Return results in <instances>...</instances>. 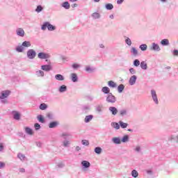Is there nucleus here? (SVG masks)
Returning <instances> with one entry per match:
<instances>
[{"label": "nucleus", "mask_w": 178, "mask_h": 178, "mask_svg": "<svg viewBox=\"0 0 178 178\" xmlns=\"http://www.w3.org/2000/svg\"><path fill=\"white\" fill-rule=\"evenodd\" d=\"M61 6H62L63 8H64V9H70V4L69 3L68 1L63 2V3L61 4Z\"/></svg>", "instance_id": "obj_31"}, {"label": "nucleus", "mask_w": 178, "mask_h": 178, "mask_svg": "<svg viewBox=\"0 0 178 178\" xmlns=\"http://www.w3.org/2000/svg\"><path fill=\"white\" fill-rule=\"evenodd\" d=\"M108 87H111V88H116L117 85L113 81H110L108 82Z\"/></svg>", "instance_id": "obj_34"}, {"label": "nucleus", "mask_w": 178, "mask_h": 178, "mask_svg": "<svg viewBox=\"0 0 178 178\" xmlns=\"http://www.w3.org/2000/svg\"><path fill=\"white\" fill-rule=\"evenodd\" d=\"M30 47H31V42H30V41H24L22 42V45L16 47L15 51H17V52H23L24 48H29Z\"/></svg>", "instance_id": "obj_2"}, {"label": "nucleus", "mask_w": 178, "mask_h": 178, "mask_svg": "<svg viewBox=\"0 0 178 178\" xmlns=\"http://www.w3.org/2000/svg\"><path fill=\"white\" fill-rule=\"evenodd\" d=\"M132 177L137 178L138 177V172L136 170H133L131 172Z\"/></svg>", "instance_id": "obj_42"}, {"label": "nucleus", "mask_w": 178, "mask_h": 178, "mask_svg": "<svg viewBox=\"0 0 178 178\" xmlns=\"http://www.w3.org/2000/svg\"><path fill=\"white\" fill-rule=\"evenodd\" d=\"M120 116L122 118L129 115V111L127 108H122L119 111Z\"/></svg>", "instance_id": "obj_14"}, {"label": "nucleus", "mask_w": 178, "mask_h": 178, "mask_svg": "<svg viewBox=\"0 0 178 178\" xmlns=\"http://www.w3.org/2000/svg\"><path fill=\"white\" fill-rule=\"evenodd\" d=\"M131 54H132L134 56H137V55H138V51H137V49H136V47H131Z\"/></svg>", "instance_id": "obj_35"}, {"label": "nucleus", "mask_w": 178, "mask_h": 178, "mask_svg": "<svg viewBox=\"0 0 178 178\" xmlns=\"http://www.w3.org/2000/svg\"><path fill=\"white\" fill-rule=\"evenodd\" d=\"M58 124L59 122H58L57 121H53L49 124V129H55V127H56Z\"/></svg>", "instance_id": "obj_19"}, {"label": "nucleus", "mask_w": 178, "mask_h": 178, "mask_svg": "<svg viewBox=\"0 0 178 178\" xmlns=\"http://www.w3.org/2000/svg\"><path fill=\"white\" fill-rule=\"evenodd\" d=\"M151 95H152V98L154 104H156V105H158V104H159V101L158 100V96L156 95V91H155V90H152Z\"/></svg>", "instance_id": "obj_7"}, {"label": "nucleus", "mask_w": 178, "mask_h": 178, "mask_svg": "<svg viewBox=\"0 0 178 178\" xmlns=\"http://www.w3.org/2000/svg\"><path fill=\"white\" fill-rule=\"evenodd\" d=\"M102 109H104V106H102V104L96 106V111L98 113H102L103 111Z\"/></svg>", "instance_id": "obj_37"}, {"label": "nucleus", "mask_w": 178, "mask_h": 178, "mask_svg": "<svg viewBox=\"0 0 178 178\" xmlns=\"http://www.w3.org/2000/svg\"><path fill=\"white\" fill-rule=\"evenodd\" d=\"M42 10H44V8L41 5L38 6L35 10L37 13H40Z\"/></svg>", "instance_id": "obj_40"}, {"label": "nucleus", "mask_w": 178, "mask_h": 178, "mask_svg": "<svg viewBox=\"0 0 178 178\" xmlns=\"http://www.w3.org/2000/svg\"><path fill=\"white\" fill-rule=\"evenodd\" d=\"M17 158L19 159L22 162H24L26 161V156L22 153L17 154Z\"/></svg>", "instance_id": "obj_24"}, {"label": "nucleus", "mask_w": 178, "mask_h": 178, "mask_svg": "<svg viewBox=\"0 0 178 178\" xmlns=\"http://www.w3.org/2000/svg\"><path fill=\"white\" fill-rule=\"evenodd\" d=\"M106 101L108 104H115L116 102V97L113 94L109 93L106 97Z\"/></svg>", "instance_id": "obj_4"}, {"label": "nucleus", "mask_w": 178, "mask_h": 178, "mask_svg": "<svg viewBox=\"0 0 178 178\" xmlns=\"http://www.w3.org/2000/svg\"><path fill=\"white\" fill-rule=\"evenodd\" d=\"M37 55V53L33 49H30L26 52V56L29 59H34Z\"/></svg>", "instance_id": "obj_6"}, {"label": "nucleus", "mask_w": 178, "mask_h": 178, "mask_svg": "<svg viewBox=\"0 0 178 178\" xmlns=\"http://www.w3.org/2000/svg\"><path fill=\"white\" fill-rule=\"evenodd\" d=\"M25 132L26 133V134H29V136H33V129H31L29 127H25Z\"/></svg>", "instance_id": "obj_33"}, {"label": "nucleus", "mask_w": 178, "mask_h": 178, "mask_svg": "<svg viewBox=\"0 0 178 178\" xmlns=\"http://www.w3.org/2000/svg\"><path fill=\"white\" fill-rule=\"evenodd\" d=\"M56 80H58V81H63L65 80V76L60 74H57L55 75Z\"/></svg>", "instance_id": "obj_20"}, {"label": "nucleus", "mask_w": 178, "mask_h": 178, "mask_svg": "<svg viewBox=\"0 0 178 178\" xmlns=\"http://www.w3.org/2000/svg\"><path fill=\"white\" fill-rule=\"evenodd\" d=\"M83 111H90V107L88 105L83 106Z\"/></svg>", "instance_id": "obj_57"}, {"label": "nucleus", "mask_w": 178, "mask_h": 178, "mask_svg": "<svg viewBox=\"0 0 178 178\" xmlns=\"http://www.w3.org/2000/svg\"><path fill=\"white\" fill-rule=\"evenodd\" d=\"M102 91L104 92V94H108V95L112 93L111 92V89H109L107 86L103 87Z\"/></svg>", "instance_id": "obj_22"}, {"label": "nucleus", "mask_w": 178, "mask_h": 178, "mask_svg": "<svg viewBox=\"0 0 178 178\" xmlns=\"http://www.w3.org/2000/svg\"><path fill=\"white\" fill-rule=\"evenodd\" d=\"M125 43L127 44V45H128L129 47H131V40L130 39V38L129 37H125Z\"/></svg>", "instance_id": "obj_43"}, {"label": "nucleus", "mask_w": 178, "mask_h": 178, "mask_svg": "<svg viewBox=\"0 0 178 178\" xmlns=\"http://www.w3.org/2000/svg\"><path fill=\"white\" fill-rule=\"evenodd\" d=\"M140 60L138 59H135L134 60V66H135L136 67H138V66H140Z\"/></svg>", "instance_id": "obj_49"}, {"label": "nucleus", "mask_w": 178, "mask_h": 178, "mask_svg": "<svg viewBox=\"0 0 178 178\" xmlns=\"http://www.w3.org/2000/svg\"><path fill=\"white\" fill-rule=\"evenodd\" d=\"M81 165L83 169H88L91 166V163H90L88 161H82Z\"/></svg>", "instance_id": "obj_11"}, {"label": "nucleus", "mask_w": 178, "mask_h": 178, "mask_svg": "<svg viewBox=\"0 0 178 178\" xmlns=\"http://www.w3.org/2000/svg\"><path fill=\"white\" fill-rule=\"evenodd\" d=\"M58 91L59 92H66V91H67V86H66L65 85H62L58 88Z\"/></svg>", "instance_id": "obj_23"}, {"label": "nucleus", "mask_w": 178, "mask_h": 178, "mask_svg": "<svg viewBox=\"0 0 178 178\" xmlns=\"http://www.w3.org/2000/svg\"><path fill=\"white\" fill-rule=\"evenodd\" d=\"M41 69L44 72H51L52 70V66L51 65H43L41 66Z\"/></svg>", "instance_id": "obj_12"}, {"label": "nucleus", "mask_w": 178, "mask_h": 178, "mask_svg": "<svg viewBox=\"0 0 178 178\" xmlns=\"http://www.w3.org/2000/svg\"><path fill=\"white\" fill-rule=\"evenodd\" d=\"M5 168V163L0 161V169Z\"/></svg>", "instance_id": "obj_60"}, {"label": "nucleus", "mask_w": 178, "mask_h": 178, "mask_svg": "<svg viewBox=\"0 0 178 178\" xmlns=\"http://www.w3.org/2000/svg\"><path fill=\"white\" fill-rule=\"evenodd\" d=\"M57 166H58V168H59L60 169H62V168H65V163H58V164H57Z\"/></svg>", "instance_id": "obj_54"}, {"label": "nucleus", "mask_w": 178, "mask_h": 178, "mask_svg": "<svg viewBox=\"0 0 178 178\" xmlns=\"http://www.w3.org/2000/svg\"><path fill=\"white\" fill-rule=\"evenodd\" d=\"M47 118H48V119H49L50 120H54V114H52L51 113H48L47 114Z\"/></svg>", "instance_id": "obj_50"}, {"label": "nucleus", "mask_w": 178, "mask_h": 178, "mask_svg": "<svg viewBox=\"0 0 178 178\" xmlns=\"http://www.w3.org/2000/svg\"><path fill=\"white\" fill-rule=\"evenodd\" d=\"M140 65L141 69H143V70H147L148 65H147V63H145V61H142Z\"/></svg>", "instance_id": "obj_32"}, {"label": "nucleus", "mask_w": 178, "mask_h": 178, "mask_svg": "<svg viewBox=\"0 0 178 178\" xmlns=\"http://www.w3.org/2000/svg\"><path fill=\"white\" fill-rule=\"evenodd\" d=\"M37 119L40 123H45V119L44 118V116H42V115H38L37 116Z\"/></svg>", "instance_id": "obj_30"}, {"label": "nucleus", "mask_w": 178, "mask_h": 178, "mask_svg": "<svg viewBox=\"0 0 178 178\" xmlns=\"http://www.w3.org/2000/svg\"><path fill=\"white\" fill-rule=\"evenodd\" d=\"M70 145V141L67 140H64L63 141V146L65 147V148H67L69 147Z\"/></svg>", "instance_id": "obj_36"}, {"label": "nucleus", "mask_w": 178, "mask_h": 178, "mask_svg": "<svg viewBox=\"0 0 178 178\" xmlns=\"http://www.w3.org/2000/svg\"><path fill=\"white\" fill-rule=\"evenodd\" d=\"M148 48V46L147 45V44H142L139 46V49H140V51H146Z\"/></svg>", "instance_id": "obj_38"}, {"label": "nucleus", "mask_w": 178, "mask_h": 178, "mask_svg": "<svg viewBox=\"0 0 178 178\" xmlns=\"http://www.w3.org/2000/svg\"><path fill=\"white\" fill-rule=\"evenodd\" d=\"M95 154H97L98 155H99V154L102 152V148H101L100 147H95Z\"/></svg>", "instance_id": "obj_47"}, {"label": "nucleus", "mask_w": 178, "mask_h": 178, "mask_svg": "<svg viewBox=\"0 0 178 178\" xmlns=\"http://www.w3.org/2000/svg\"><path fill=\"white\" fill-rule=\"evenodd\" d=\"M129 138V135H124L121 139V143H128Z\"/></svg>", "instance_id": "obj_45"}, {"label": "nucleus", "mask_w": 178, "mask_h": 178, "mask_svg": "<svg viewBox=\"0 0 178 178\" xmlns=\"http://www.w3.org/2000/svg\"><path fill=\"white\" fill-rule=\"evenodd\" d=\"M105 8L107 10H112V9H113V5L112 3H107Z\"/></svg>", "instance_id": "obj_46"}, {"label": "nucleus", "mask_w": 178, "mask_h": 178, "mask_svg": "<svg viewBox=\"0 0 178 178\" xmlns=\"http://www.w3.org/2000/svg\"><path fill=\"white\" fill-rule=\"evenodd\" d=\"M80 149H81V147H80L79 146L76 147V151H80Z\"/></svg>", "instance_id": "obj_64"}, {"label": "nucleus", "mask_w": 178, "mask_h": 178, "mask_svg": "<svg viewBox=\"0 0 178 178\" xmlns=\"http://www.w3.org/2000/svg\"><path fill=\"white\" fill-rule=\"evenodd\" d=\"M172 140H174V141H176V143H178V135H177L176 136L172 135L170 138H169V140L172 141Z\"/></svg>", "instance_id": "obj_48"}, {"label": "nucleus", "mask_w": 178, "mask_h": 178, "mask_svg": "<svg viewBox=\"0 0 178 178\" xmlns=\"http://www.w3.org/2000/svg\"><path fill=\"white\" fill-rule=\"evenodd\" d=\"M135 151L136 152H141V147L140 146H137L136 148H135Z\"/></svg>", "instance_id": "obj_59"}, {"label": "nucleus", "mask_w": 178, "mask_h": 178, "mask_svg": "<svg viewBox=\"0 0 178 178\" xmlns=\"http://www.w3.org/2000/svg\"><path fill=\"white\" fill-rule=\"evenodd\" d=\"M38 58L39 59H45L46 62L51 63V60H48L51 58V54L45 52H40L38 54Z\"/></svg>", "instance_id": "obj_3"}, {"label": "nucleus", "mask_w": 178, "mask_h": 178, "mask_svg": "<svg viewBox=\"0 0 178 178\" xmlns=\"http://www.w3.org/2000/svg\"><path fill=\"white\" fill-rule=\"evenodd\" d=\"M95 69L94 67H91L90 65H88L86 67V72H88V73H92Z\"/></svg>", "instance_id": "obj_41"}, {"label": "nucleus", "mask_w": 178, "mask_h": 178, "mask_svg": "<svg viewBox=\"0 0 178 178\" xmlns=\"http://www.w3.org/2000/svg\"><path fill=\"white\" fill-rule=\"evenodd\" d=\"M81 67V65H80L79 64H77V63H74V64H72V67L73 69H74V70L79 69V67Z\"/></svg>", "instance_id": "obj_52"}, {"label": "nucleus", "mask_w": 178, "mask_h": 178, "mask_svg": "<svg viewBox=\"0 0 178 178\" xmlns=\"http://www.w3.org/2000/svg\"><path fill=\"white\" fill-rule=\"evenodd\" d=\"M19 172H20L21 173H24V172H26V169H24V168H20V169H19Z\"/></svg>", "instance_id": "obj_63"}, {"label": "nucleus", "mask_w": 178, "mask_h": 178, "mask_svg": "<svg viewBox=\"0 0 178 178\" xmlns=\"http://www.w3.org/2000/svg\"><path fill=\"white\" fill-rule=\"evenodd\" d=\"M35 76H37V77H44V76H45V74L42 70H38L35 72Z\"/></svg>", "instance_id": "obj_25"}, {"label": "nucleus", "mask_w": 178, "mask_h": 178, "mask_svg": "<svg viewBox=\"0 0 178 178\" xmlns=\"http://www.w3.org/2000/svg\"><path fill=\"white\" fill-rule=\"evenodd\" d=\"M172 54L174 55V56H178V50L177 49H174L172 51Z\"/></svg>", "instance_id": "obj_58"}, {"label": "nucleus", "mask_w": 178, "mask_h": 178, "mask_svg": "<svg viewBox=\"0 0 178 178\" xmlns=\"http://www.w3.org/2000/svg\"><path fill=\"white\" fill-rule=\"evenodd\" d=\"M16 34L18 37H24V30L22 28H18L16 29Z\"/></svg>", "instance_id": "obj_13"}, {"label": "nucleus", "mask_w": 178, "mask_h": 178, "mask_svg": "<svg viewBox=\"0 0 178 178\" xmlns=\"http://www.w3.org/2000/svg\"><path fill=\"white\" fill-rule=\"evenodd\" d=\"M108 111L109 112H111V115H113V116H116L118 115V113L119 112L116 108V107L115 106H110L108 108Z\"/></svg>", "instance_id": "obj_10"}, {"label": "nucleus", "mask_w": 178, "mask_h": 178, "mask_svg": "<svg viewBox=\"0 0 178 178\" xmlns=\"http://www.w3.org/2000/svg\"><path fill=\"white\" fill-rule=\"evenodd\" d=\"M47 29L49 31H55V30H56V26L51 24V23H49V22H45L42 25L41 29L43 31H45V30H47Z\"/></svg>", "instance_id": "obj_1"}, {"label": "nucleus", "mask_w": 178, "mask_h": 178, "mask_svg": "<svg viewBox=\"0 0 178 178\" xmlns=\"http://www.w3.org/2000/svg\"><path fill=\"white\" fill-rule=\"evenodd\" d=\"M113 144L119 145L122 144V140L119 137H114L111 139Z\"/></svg>", "instance_id": "obj_16"}, {"label": "nucleus", "mask_w": 178, "mask_h": 178, "mask_svg": "<svg viewBox=\"0 0 178 178\" xmlns=\"http://www.w3.org/2000/svg\"><path fill=\"white\" fill-rule=\"evenodd\" d=\"M34 127H35V130H40V129H41V125H40V124L38 123H35L34 124Z\"/></svg>", "instance_id": "obj_53"}, {"label": "nucleus", "mask_w": 178, "mask_h": 178, "mask_svg": "<svg viewBox=\"0 0 178 178\" xmlns=\"http://www.w3.org/2000/svg\"><path fill=\"white\" fill-rule=\"evenodd\" d=\"M160 44H161V45L163 47H168V45H169V40H168V39H163L160 42Z\"/></svg>", "instance_id": "obj_26"}, {"label": "nucleus", "mask_w": 178, "mask_h": 178, "mask_svg": "<svg viewBox=\"0 0 178 178\" xmlns=\"http://www.w3.org/2000/svg\"><path fill=\"white\" fill-rule=\"evenodd\" d=\"M129 73H131V74H136V70H134L133 67L130 68Z\"/></svg>", "instance_id": "obj_56"}, {"label": "nucleus", "mask_w": 178, "mask_h": 178, "mask_svg": "<svg viewBox=\"0 0 178 178\" xmlns=\"http://www.w3.org/2000/svg\"><path fill=\"white\" fill-rule=\"evenodd\" d=\"M119 124L121 129H126L129 126V124L124 122L123 121H119Z\"/></svg>", "instance_id": "obj_28"}, {"label": "nucleus", "mask_w": 178, "mask_h": 178, "mask_svg": "<svg viewBox=\"0 0 178 178\" xmlns=\"http://www.w3.org/2000/svg\"><path fill=\"white\" fill-rule=\"evenodd\" d=\"M146 172L147 173V175H152V170H147Z\"/></svg>", "instance_id": "obj_62"}, {"label": "nucleus", "mask_w": 178, "mask_h": 178, "mask_svg": "<svg viewBox=\"0 0 178 178\" xmlns=\"http://www.w3.org/2000/svg\"><path fill=\"white\" fill-rule=\"evenodd\" d=\"M124 90V85L120 84L118 87V91L120 94H122L123 92V90Z\"/></svg>", "instance_id": "obj_39"}, {"label": "nucleus", "mask_w": 178, "mask_h": 178, "mask_svg": "<svg viewBox=\"0 0 178 178\" xmlns=\"http://www.w3.org/2000/svg\"><path fill=\"white\" fill-rule=\"evenodd\" d=\"M10 94V90L2 91L0 95V99H5V98H8Z\"/></svg>", "instance_id": "obj_8"}, {"label": "nucleus", "mask_w": 178, "mask_h": 178, "mask_svg": "<svg viewBox=\"0 0 178 178\" xmlns=\"http://www.w3.org/2000/svg\"><path fill=\"white\" fill-rule=\"evenodd\" d=\"M71 80L73 83H77V81H79V77L77 76V74L72 73L71 74Z\"/></svg>", "instance_id": "obj_17"}, {"label": "nucleus", "mask_w": 178, "mask_h": 178, "mask_svg": "<svg viewBox=\"0 0 178 178\" xmlns=\"http://www.w3.org/2000/svg\"><path fill=\"white\" fill-rule=\"evenodd\" d=\"M3 149H5V143H0V152H3Z\"/></svg>", "instance_id": "obj_51"}, {"label": "nucleus", "mask_w": 178, "mask_h": 178, "mask_svg": "<svg viewBox=\"0 0 178 178\" xmlns=\"http://www.w3.org/2000/svg\"><path fill=\"white\" fill-rule=\"evenodd\" d=\"M13 118L15 120H20V113L17 111H14L13 112Z\"/></svg>", "instance_id": "obj_27"}, {"label": "nucleus", "mask_w": 178, "mask_h": 178, "mask_svg": "<svg viewBox=\"0 0 178 178\" xmlns=\"http://www.w3.org/2000/svg\"><path fill=\"white\" fill-rule=\"evenodd\" d=\"M39 108L41 111H45V109L48 108V105L45 103H42L40 105Z\"/></svg>", "instance_id": "obj_44"}, {"label": "nucleus", "mask_w": 178, "mask_h": 178, "mask_svg": "<svg viewBox=\"0 0 178 178\" xmlns=\"http://www.w3.org/2000/svg\"><path fill=\"white\" fill-rule=\"evenodd\" d=\"M124 0H118L117 1V3H118V5H122V3H123V1H124Z\"/></svg>", "instance_id": "obj_61"}, {"label": "nucleus", "mask_w": 178, "mask_h": 178, "mask_svg": "<svg viewBox=\"0 0 178 178\" xmlns=\"http://www.w3.org/2000/svg\"><path fill=\"white\" fill-rule=\"evenodd\" d=\"M89 144H90V143L88 142V140H82V145H89Z\"/></svg>", "instance_id": "obj_55"}, {"label": "nucleus", "mask_w": 178, "mask_h": 178, "mask_svg": "<svg viewBox=\"0 0 178 178\" xmlns=\"http://www.w3.org/2000/svg\"><path fill=\"white\" fill-rule=\"evenodd\" d=\"M136 81H137V76L132 75L129 80V86H134V84H136Z\"/></svg>", "instance_id": "obj_9"}, {"label": "nucleus", "mask_w": 178, "mask_h": 178, "mask_svg": "<svg viewBox=\"0 0 178 178\" xmlns=\"http://www.w3.org/2000/svg\"><path fill=\"white\" fill-rule=\"evenodd\" d=\"M149 51H154V52H159L161 51V47L157 43L153 42L151 46L149 47Z\"/></svg>", "instance_id": "obj_5"}, {"label": "nucleus", "mask_w": 178, "mask_h": 178, "mask_svg": "<svg viewBox=\"0 0 178 178\" xmlns=\"http://www.w3.org/2000/svg\"><path fill=\"white\" fill-rule=\"evenodd\" d=\"M111 125V127H113V129H115V130H119V129H120V124H119V122H113Z\"/></svg>", "instance_id": "obj_18"}, {"label": "nucleus", "mask_w": 178, "mask_h": 178, "mask_svg": "<svg viewBox=\"0 0 178 178\" xmlns=\"http://www.w3.org/2000/svg\"><path fill=\"white\" fill-rule=\"evenodd\" d=\"M93 118H94V115H86L85 117L84 122L85 123H90V122H91V120H92Z\"/></svg>", "instance_id": "obj_21"}, {"label": "nucleus", "mask_w": 178, "mask_h": 178, "mask_svg": "<svg viewBox=\"0 0 178 178\" xmlns=\"http://www.w3.org/2000/svg\"><path fill=\"white\" fill-rule=\"evenodd\" d=\"M92 17L95 20L97 19H100L101 18V14H99V13H97V12L93 13L92 14Z\"/></svg>", "instance_id": "obj_29"}, {"label": "nucleus", "mask_w": 178, "mask_h": 178, "mask_svg": "<svg viewBox=\"0 0 178 178\" xmlns=\"http://www.w3.org/2000/svg\"><path fill=\"white\" fill-rule=\"evenodd\" d=\"M61 137H63L64 140H70V138H72V134L64 132L62 134Z\"/></svg>", "instance_id": "obj_15"}]
</instances>
